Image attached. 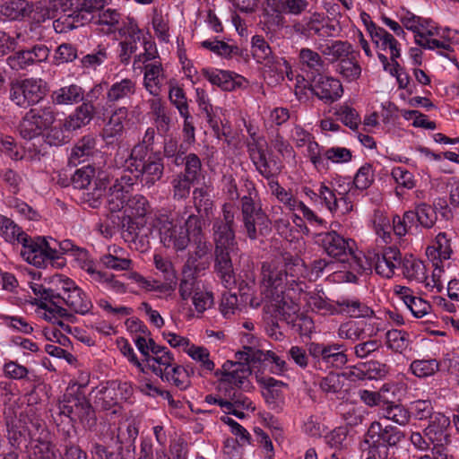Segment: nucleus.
I'll return each instance as SVG.
<instances>
[{"instance_id": "f257e3e1", "label": "nucleus", "mask_w": 459, "mask_h": 459, "mask_svg": "<svg viewBox=\"0 0 459 459\" xmlns=\"http://www.w3.org/2000/svg\"><path fill=\"white\" fill-rule=\"evenodd\" d=\"M305 264L290 254L281 255L261 266L262 293L269 302V309L278 312L288 322L293 320L299 308L290 294H299L306 284L299 280Z\"/></svg>"}, {"instance_id": "f03ea898", "label": "nucleus", "mask_w": 459, "mask_h": 459, "mask_svg": "<svg viewBox=\"0 0 459 459\" xmlns=\"http://www.w3.org/2000/svg\"><path fill=\"white\" fill-rule=\"evenodd\" d=\"M96 23L101 26L106 34L117 32L121 39V61L126 62L137 49V42L141 39L142 31L134 18L124 16L112 8L102 9L98 14Z\"/></svg>"}, {"instance_id": "7ed1b4c3", "label": "nucleus", "mask_w": 459, "mask_h": 459, "mask_svg": "<svg viewBox=\"0 0 459 459\" xmlns=\"http://www.w3.org/2000/svg\"><path fill=\"white\" fill-rule=\"evenodd\" d=\"M246 186L248 193L240 200L242 229L250 240H256L270 231L271 222L259 200H256L257 192L254 184L247 181Z\"/></svg>"}, {"instance_id": "20e7f679", "label": "nucleus", "mask_w": 459, "mask_h": 459, "mask_svg": "<svg viewBox=\"0 0 459 459\" xmlns=\"http://www.w3.org/2000/svg\"><path fill=\"white\" fill-rule=\"evenodd\" d=\"M196 217V214H189L183 224H176L166 212L157 211L152 225L158 230L160 241L164 247L177 253L183 252L190 245V221Z\"/></svg>"}, {"instance_id": "39448f33", "label": "nucleus", "mask_w": 459, "mask_h": 459, "mask_svg": "<svg viewBox=\"0 0 459 459\" xmlns=\"http://www.w3.org/2000/svg\"><path fill=\"white\" fill-rule=\"evenodd\" d=\"M51 284L55 287L56 303H65L74 313L84 316L93 308L89 295L69 277L55 274Z\"/></svg>"}, {"instance_id": "423d86ee", "label": "nucleus", "mask_w": 459, "mask_h": 459, "mask_svg": "<svg viewBox=\"0 0 459 459\" xmlns=\"http://www.w3.org/2000/svg\"><path fill=\"white\" fill-rule=\"evenodd\" d=\"M126 164L130 172L136 173V177L148 187L152 186L163 176L164 165L161 158L153 153L145 154L142 147L131 150Z\"/></svg>"}, {"instance_id": "0eeeda50", "label": "nucleus", "mask_w": 459, "mask_h": 459, "mask_svg": "<svg viewBox=\"0 0 459 459\" xmlns=\"http://www.w3.org/2000/svg\"><path fill=\"white\" fill-rule=\"evenodd\" d=\"M48 91V83L41 78L14 80L10 83L9 99L16 106L27 108L42 100Z\"/></svg>"}, {"instance_id": "6e6552de", "label": "nucleus", "mask_w": 459, "mask_h": 459, "mask_svg": "<svg viewBox=\"0 0 459 459\" xmlns=\"http://www.w3.org/2000/svg\"><path fill=\"white\" fill-rule=\"evenodd\" d=\"M236 208L231 203H225L221 207V216L212 223V238L214 249H238L235 233Z\"/></svg>"}, {"instance_id": "1a4fd4ad", "label": "nucleus", "mask_w": 459, "mask_h": 459, "mask_svg": "<svg viewBox=\"0 0 459 459\" xmlns=\"http://www.w3.org/2000/svg\"><path fill=\"white\" fill-rule=\"evenodd\" d=\"M58 414L70 419L72 422L92 425L95 423V413L87 399L82 395L65 394L58 402Z\"/></svg>"}, {"instance_id": "9d476101", "label": "nucleus", "mask_w": 459, "mask_h": 459, "mask_svg": "<svg viewBox=\"0 0 459 459\" xmlns=\"http://www.w3.org/2000/svg\"><path fill=\"white\" fill-rule=\"evenodd\" d=\"M203 225V220L200 215H197L196 218H192L190 221L189 238L193 250L188 253L187 259L185 263V264H186V268L192 267L201 270L205 269L204 264L200 263L199 260L203 259L211 252L212 245L208 241L204 231Z\"/></svg>"}, {"instance_id": "9b49d317", "label": "nucleus", "mask_w": 459, "mask_h": 459, "mask_svg": "<svg viewBox=\"0 0 459 459\" xmlns=\"http://www.w3.org/2000/svg\"><path fill=\"white\" fill-rule=\"evenodd\" d=\"M252 374L250 365L243 361L226 360L220 369L214 371L218 379V389L237 387L242 389L246 383H249Z\"/></svg>"}, {"instance_id": "f8f14e48", "label": "nucleus", "mask_w": 459, "mask_h": 459, "mask_svg": "<svg viewBox=\"0 0 459 459\" xmlns=\"http://www.w3.org/2000/svg\"><path fill=\"white\" fill-rule=\"evenodd\" d=\"M370 270V264L364 253L355 247L352 239H346V282L359 284V279Z\"/></svg>"}, {"instance_id": "ddd939ff", "label": "nucleus", "mask_w": 459, "mask_h": 459, "mask_svg": "<svg viewBox=\"0 0 459 459\" xmlns=\"http://www.w3.org/2000/svg\"><path fill=\"white\" fill-rule=\"evenodd\" d=\"M26 240V242H22L21 250V255L25 261L37 267H44L48 261L54 260V256L48 250L49 239L45 237L31 238L27 235Z\"/></svg>"}, {"instance_id": "4468645a", "label": "nucleus", "mask_w": 459, "mask_h": 459, "mask_svg": "<svg viewBox=\"0 0 459 459\" xmlns=\"http://www.w3.org/2000/svg\"><path fill=\"white\" fill-rule=\"evenodd\" d=\"M50 49L44 44H37L30 49L16 51L10 55L6 63L12 70H26L35 64L45 62L49 56Z\"/></svg>"}, {"instance_id": "2eb2a0df", "label": "nucleus", "mask_w": 459, "mask_h": 459, "mask_svg": "<svg viewBox=\"0 0 459 459\" xmlns=\"http://www.w3.org/2000/svg\"><path fill=\"white\" fill-rule=\"evenodd\" d=\"M366 27L376 48L382 51H389L393 66H394V70L398 69L397 59L401 56V48L398 40L393 34L373 22L366 23Z\"/></svg>"}, {"instance_id": "dca6fc26", "label": "nucleus", "mask_w": 459, "mask_h": 459, "mask_svg": "<svg viewBox=\"0 0 459 459\" xmlns=\"http://www.w3.org/2000/svg\"><path fill=\"white\" fill-rule=\"evenodd\" d=\"M148 115L160 135L165 136L174 126L175 116L172 109L160 98H152L147 101Z\"/></svg>"}, {"instance_id": "f3484780", "label": "nucleus", "mask_w": 459, "mask_h": 459, "mask_svg": "<svg viewBox=\"0 0 459 459\" xmlns=\"http://www.w3.org/2000/svg\"><path fill=\"white\" fill-rule=\"evenodd\" d=\"M439 33L437 26L431 21L422 18L413 32L415 43L427 49L450 50L451 45L448 41L437 39Z\"/></svg>"}, {"instance_id": "a211bd4d", "label": "nucleus", "mask_w": 459, "mask_h": 459, "mask_svg": "<svg viewBox=\"0 0 459 459\" xmlns=\"http://www.w3.org/2000/svg\"><path fill=\"white\" fill-rule=\"evenodd\" d=\"M309 354L314 359H320L324 363L336 368L344 366V348L339 343L311 342L308 346Z\"/></svg>"}, {"instance_id": "6ab92c4d", "label": "nucleus", "mask_w": 459, "mask_h": 459, "mask_svg": "<svg viewBox=\"0 0 459 459\" xmlns=\"http://www.w3.org/2000/svg\"><path fill=\"white\" fill-rule=\"evenodd\" d=\"M249 157L256 170L269 181L276 180L281 172V166L275 159L268 158L264 150L256 143L248 146Z\"/></svg>"}, {"instance_id": "aec40b11", "label": "nucleus", "mask_w": 459, "mask_h": 459, "mask_svg": "<svg viewBox=\"0 0 459 459\" xmlns=\"http://www.w3.org/2000/svg\"><path fill=\"white\" fill-rule=\"evenodd\" d=\"M102 91L100 84L95 85L91 91L88 93L87 97L90 100L83 102L81 106L76 108L74 113H72L64 122L63 127L65 131L77 130L87 124L92 119L94 108L91 103L93 97H97L96 94H100Z\"/></svg>"}, {"instance_id": "412c9836", "label": "nucleus", "mask_w": 459, "mask_h": 459, "mask_svg": "<svg viewBox=\"0 0 459 459\" xmlns=\"http://www.w3.org/2000/svg\"><path fill=\"white\" fill-rule=\"evenodd\" d=\"M137 69L143 70V85L153 98H159L162 92L164 81L166 80L165 70L160 60H154L144 66L138 65Z\"/></svg>"}, {"instance_id": "4be33fe9", "label": "nucleus", "mask_w": 459, "mask_h": 459, "mask_svg": "<svg viewBox=\"0 0 459 459\" xmlns=\"http://www.w3.org/2000/svg\"><path fill=\"white\" fill-rule=\"evenodd\" d=\"M29 450V459H58L57 450L46 428L41 429L38 437H30Z\"/></svg>"}, {"instance_id": "5701e85b", "label": "nucleus", "mask_w": 459, "mask_h": 459, "mask_svg": "<svg viewBox=\"0 0 459 459\" xmlns=\"http://www.w3.org/2000/svg\"><path fill=\"white\" fill-rule=\"evenodd\" d=\"M201 74L212 85L231 91L241 86L244 78L235 73L215 68H203Z\"/></svg>"}, {"instance_id": "b1692460", "label": "nucleus", "mask_w": 459, "mask_h": 459, "mask_svg": "<svg viewBox=\"0 0 459 459\" xmlns=\"http://www.w3.org/2000/svg\"><path fill=\"white\" fill-rule=\"evenodd\" d=\"M67 5V0H40L30 5L29 15L37 23L54 19L60 9Z\"/></svg>"}, {"instance_id": "393cba45", "label": "nucleus", "mask_w": 459, "mask_h": 459, "mask_svg": "<svg viewBox=\"0 0 459 459\" xmlns=\"http://www.w3.org/2000/svg\"><path fill=\"white\" fill-rule=\"evenodd\" d=\"M238 249H214V269L226 288L235 285V273L231 261V254Z\"/></svg>"}, {"instance_id": "a878e982", "label": "nucleus", "mask_w": 459, "mask_h": 459, "mask_svg": "<svg viewBox=\"0 0 459 459\" xmlns=\"http://www.w3.org/2000/svg\"><path fill=\"white\" fill-rule=\"evenodd\" d=\"M312 91L319 99L333 101L341 98L343 88L339 80L319 74L313 82Z\"/></svg>"}, {"instance_id": "bb28decb", "label": "nucleus", "mask_w": 459, "mask_h": 459, "mask_svg": "<svg viewBox=\"0 0 459 459\" xmlns=\"http://www.w3.org/2000/svg\"><path fill=\"white\" fill-rule=\"evenodd\" d=\"M402 254L396 247H389L382 255H377L375 263L376 273L386 279L394 276L395 269L402 264Z\"/></svg>"}, {"instance_id": "cd10ccee", "label": "nucleus", "mask_w": 459, "mask_h": 459, "mask_svg": "<svg viewBox=\"0 0 459 459\" xmlns=\"http://www.w3.org/2000/svg\"><path fill=\"white\" fill-rule=\"evenodd\" d=\"M136 92V82L125 78L114 82L106 92V103L109 107L126 99L132 98Z\"/></svg>"}, {"instance_id": "c85d7f7f", "label": "nucleus", "mask_w": 459, "mask_h": 459, "mask_svg": "<svg viewBox=\"0 0 459 459\" xmlns=\"http://www.w3.org/2000/svg\"><path fill=\"white\" fill-rule=\"evenodd\" d=\"M74 4L67 0V5L60 9L59 17L53 22V27L57 33H65L75 28L84 25L87 22L81 21V15L74 8Z\"/></svg>"}, {"instance_id": "c756f323", "label": "nucleus", "mask_w": 459, "mask_h": 459, "mask_svg": "<svg viewBox=\"0 0 459 459\" xmlns=\"http://www.w3.org/2000/svg\"><path fill=\"white\" fill-rule=\"evenodd\" d=\"M450 240L446 234L440 232L437 235L434 241L426 249V255L432 264L444 263L448 260L452 255Z\"/></svg>"}, {"instance_id": "7c9ffc66", "label": "nucleus", "mask_w": 459, "mask_h": 459, "mask_svg": "<svg viewBox=\"0 0 459 459\" xmlns=\"http://www.w3.org/2000/svg\"><path fill=\"white\" fill-rule=\"evenodd\" d=\"M50 99L55 105H74L83 100L84 91L80 85L72 83L54 91Z\"/></svg>"}, {"instance_id": "2f4dec72", "label": "nucleus", "mask_w": 459, "mask_h": 459, "mask_svg": "<svg viewBox=\"0 0 459 459\" xmlns=\"http://www.w3.org/2000/svg\"><path fill=\"white\" fill-rule=\"evenodd\" d=\"M120 397L117 394V382H108L105 385L99 387L95 393L94 403L102 410H110L115 408L119 402Z\"/></svg>"}, {"instance_id": "473e14b6", "label": "nucleus", "mask_w": 459, "mask_h": 459, "mask_svg": "<svg viewBox=\"0 0 459 459\" xmlns=\"http://www.w3.org/2000/svg\"><path fill=\"white\" fill-rule=\"evenodd\" d=\"M146 362L152 373L161 377L175 363V358L172 352L167 347H164L160 351L150 354L147 357Z\"/></svg>"}, {"instance_id": "72a5a7b5", "label": "nucleus", "mask_w": 459, "mask_h": 459, "mask_svg": "<svg viewBox=\"0 0 459 459\" xmlns=\"http://www.w3.org/2000/svg\"><path fill=\"white\" fill-rule=\"evenodd\" d=\"M201 271L198 268H186L184 264L182 267V278L178 285V292L183 300L193 298L196 290H199V283L196 280V274Z\"/></svg>"}, {"instance_id": "f704fd0d", "label": "nucleus", "mask_w": 459, "mask_h": 459, "mask_svg": "<svg viewBox=\"0 0 459 459\" xmlns=\"http://www.w3.org/2000/svg\"><path fill=\"white\" fill-rule=\"evenodd\" d=\"M397 293L415 317L421 318L430 312V305L421 298L413 296L409 288L400 287Z\"/></svg>"}, {"instance_id": "c9c22d12", "label": "nucleus", "mask_w": 459, "mask_h": 459, "mask_svg": "<svg viewBox=\"0 0 459 459\" xmlns=\"http://www.w3.org/2000/svg\"><path fill=\"white\" fill-rule=\"evenodd\" d=\"M403 273L410 281L424 283L427 281V268L424 263L413 257L405 256L402 261Z\"/></svg>"}, {"instance_id": "e433bc0d", "label": "nucleus", "mask_w": 459, "mask_h": 459, "mask_svg": "<svg viewBox=\"0 0 459 459\" xmlns=\"http://www.w3.org/2000/svg\"><path fill=\"white\" fill-rule=\"evenodd\" d=\"M186 354L198 364L199 374L201 376L214 371L215 363L211 359L210 351L204 346L192 344L186 350Z\"/></svg>"}, {"instance_id": "4c0bfd02", "label": "nucleus", "mask_w": 459, "mask_h": 459, "mask_svg": "<svg viewBox=\"0 0 459 459\" xmlns=\"http://www.w3.org/2000/svg\"><path fill=\"white\" fill-rule=\"evenodd\" d=\"M251 51L254 59L264 65H272L273 62V52L262 35H255L251 39Z\"/></svg>"}, {"instance_id": "58836bf2", "label": "nucleus", "mask_w": 459, "mask_h": 459, "mask_svg": "<svg viewBox=\"0 0 459 459\" xmlns=\"http://www.w3.org/2000/svg\"><path fill=\"white\" fill-rule=\"evenodd\" d=\"M127 115L128 110L126 107H120L114 110L103 129L104 139L108 140L121 135L124 130V121Z\"/></svg>"}, {"instance_id": "ea45409f", "label": "nucleus", "mask_w": 459, "mask_h": 459, "mask_svg": "<svg viewBox=\"0 0 459 459\" xmlns=\"http://www.w3.org/2000/svg\"><path fill=\"white\" fill-rule=\"evenodd\" d=\"M173 163L177 166L185 165L184 171L179 174L194 180L198 181L202 173V161L195 153H189L186 156H178Z\"/></svg>"}, {"instance_id": "a19ab883", "label": "nucleus", "mask_w": 459, "mask_h": 459, "mask_svg": "<svg viewBox=\"0 0 459 459\" xmlns=\"http://www.w3.org/2000/svg\"><path fill=\"white\" fill-rule=\"evenodd\" d=\"M96 147L95 138L91 135H85L80 139L72 149L69 162L77 165L91 156Z\"/></svg>"}, {"instance_id": "79ce46f5", "label": "nucleus", "mask_w": 459, "mask_h": 459, "mask_svg": "<svg viewBox=\"0 0 459 459\" xmlns=\"http://www.w3.org/2000/svg\"><path fill=\"white\" fill-rule=\"evenodd\" d=\"M160 377L162 381L172 383L179 390H186L191 385L188 371L176 362Z\"/></svg>"}, {"instance_id": "37998d69", "label": "nucleus", "mask_w": 459, "mask_h": 459, "mask_svg": "<svg viewBox=\"0 0 459 459\" xmlns=\"http://www.w3.org/2000/svg\"><path fill=\"white\" fill-rule=\"evenodd\" d=\"M169 94L168 98L172 106H174L179 114H186L189 110L188 100L184 89L175 79L168 82Z\"/></svg>"}, {"instance_id": "c03bdc74", "label": "nucleus", "mask_w": 459, "mask_h": 459, "mask_svg": "<svg viewBox=\"0 0 459 459\" xmlns=\"http://www.w3.org/2000/svg\"><path fill=\"white\" fill-rule=\"evenodd\" d=\"M238 390L239 389L237 387L219 389L223 396H225L227 403H229L226 404V409H231V407H238L242 410L255 411V406H253L252 401Z\"/></svg>"}, {"instance_id": "a18cd8bd", "label": "nucleus", "mask_w": 459, "mask_h": 459, "mask_svg": "<svg viewBox=\"0 0 459 459\" xmlns=\"http://www.w3.org/2000/svg\"><path fill=\"white\" fill-rule=\"evenodd\" d=\"M323 246L326 253L337 259L343 262L342 256L344 255V238L338 235L335 231L327 232L324 235Z\"/></svg>"}, {"instance_id": "49530a36", "label": "nucleus", "mask_w": 459, "mask_h": 459, "mask_svg": "<svg viewBox=\"0 0 459 459\" xmlns=\"http://www.w3.org/2000/svg\"><path fill=\"white\" fill-rule=\"evenodd\" d=\"M30 4L23 0H10L0 5V14L9 20H20L29 15Z\"/></svg>"}, {"instance_id": "de8ad7c7", "label": "nucleus", "mask_w": 459, "mask_h": 459, "mask_svg": "<svg viewBox=\"0 0 459 459\" xmlns=\"http://www.w3.org/2000/svg\"><path fill=\"white\" fill-rule=\"evenodd\" d=\"M380 413L387 420H390L400 426H406L410 422L409 408L406 409L395 402L382 406Z\"/></svg>"}, {"instance_id": "09e8293b", "label": "nucleus", "mask_w": 459, "mask_h": 459, "mask_svg": "<svg viewBox=\"0 0 459 459\" xmlns=\"http://www.w3.org/2000/svg\"><path fill=\"white\" fill-rule=\"evenodd\" d=\"M28 112L41 132L50 128L56 121V112L55 108L50 105L30 108Z\"/></svg>"}, {"instance_id": "8fccbe9b", "label": "nucleus", "mask_w": 459, "mask_h": 459, "mask_svg": "<svg viewBox=\"0 0 459 459\" xmlns=\"http://www.w3.org/2000/svg\"><path fill=\"white\" fill-rule=\"evenodd\" d=\"M0 230L2 237L10 243L26 242L27 234L23 232L12 220L6 217L0 218Z\"/></svg>"}, {"instance_id": "3c124183", "label": "nucleus", "mask_w": 459, "mask_h": 459, "mask_svg": "<svg viewBox=\"0 0 459 459\" xmlns=\"http://www.w3.org/2000/svg\"><path fill=\"white\" fill-rule=\"evenodd\" d=\"M151 212V205L142 195H135L127 199L125 212L129 217L143 218Z\"/></svg>"}, {"instance_id": "603ef678", "label": "nucleus", "mask_w": 459, "mask_h": 459, "mask_svg": "<svg viewBox=\"0 0 459 459\" xmlns=\"http://www.w3.org/2000/svg\"><path fill=\"white\" fill-rule=\"evenodd\" d=\"M253 358L257 361L271 365V371L273 374H281L288 369L286 361L272 351L257 350Z\"/></svg>"}, {"instance_id": "864d4df0", "label": "nucleus", "mask_w": 459, "mask_h": 459, "mask_svg": "<svg viewBox=\"0 0 459 459\" xmlns=\"http://www.w3.org/2000/svg\"><path fill=\"white\" fill-rule=\"evenodd\" d=\"M385 339L387 348L394 352L403 353L410 345L409 334L403 330L391 329L387 331Z\"/></svg>"}, {"instance_id": "5fc2aeb1", "label": "nucleus", "mask_w": 459, "mask_h": 459, "mask_svg": "<svg viewBox=\"0 0 459 459\" xmlns=\"http://www.w3.org/2000/svg\"><path fill=\"white\" fill-rule=\"evenodd\" d=\"M266 316L264 317L265 323H266V331L267 333L274 338L275 340H281L283 336L282 333L279 331V320L285 321L287 324H294L297 314H295V317H293V320L290 322H288L286 319L283 318V316H281L280 314L273 309H269V303L264 307Z\"/></svg>"}, {"instance_id": "6e6d98bb", "label": "nucleus", "mask_w": 459, "mask_h": 459, "mask_svg": "<svg viewBox=\"0 0 459 459\" xmlns=\"http://www.w3.org/2000/svg\"><path fill=\"white\" fill-rule=\"evenodd\" d=\"M201 45L203 48L225 58H231L235 56L240 55V49L238 47L235 45H230L221 40H204L201 43Z\"/></svg>"}, {"instance_id": "4d7b16f0", "label": "nucleus", "mask_w": 459, "mask_h": 459, "mask_svg": "<svg viewBox=\"0 0 459 459\" xmlns=\"http://www.w3.org/2000/svg\"><path fill=\"white\" fill-rule=\"evenodd\" d=\"M269 188L272 195H273L279 202L283 204L290 211H295L299 205V200L283 188L277 180L268 182Z\"/></svg>"}, {"instance_id": "13d9d810", "label": "nucleus", "mask_w": 459, "mask_h": 459, "mask_svg": "<svg viewBox=\"0 0 459 459\" xmlns=\"http://www.w3.org/2000/svg\"><path fill=\"white\" fill-rule=\"evenodd\" d=\"M106 2V0H76L74 8L81 15V21L89 22L93 18L92 13L102 9Z\"/></svg>"}, {"instance_id": "bf43d9fd", "label": "nucleus", "mask_w": 459, "mask_h": 459, "mask_svg": "<svg viewBox=\"0 0 459 459\" xmlns=\"http://www.w3.org/2000/svg\"><path fill=\"white\" fill-rule=\"evenodd\" d=\"M39 308H42L45 310L43 317L52 323H57L59 325H63L62 322L57 321L58 318H68L72 315L69 313V311L59 306V303L52 304L50 305L48 302H45L43 300H40V302H35Z\"/></svg>"}, {"instance_id": "052dcab7", "label": "nucleus", "mask_w": 459, "mask_h": 459, "mask_svg": "<svg viewBox=\"0 0 459 459\" xmlns=\"http://www.w3.org/2000/svg\"><path fill=\"white\" fill-rule=\"evenodd\" d=\"M121 187L118 184H113L109 187L107 204L111 212H117L126 208V201L129 197L127 193L122 191Z\"/></svg>"}, {"instance_id": "680f3d73", "label": "nucleus", "mask_w": 459, "mask_h": 459, "mask_svg": "<svg viewBox=\"0 0 459 459\" xmlns=\"http://www.w3.org/2000/svg\"><path fill=\"white\" fill-rule=\"evenodd\" d=\"M410 419L411 416L417 420H429L436 412L429 400H417L409 406Z\"/></svg>"}, {"instance_id": "e2e57ef3", "label": "nucleus", "mask_w": 459, "mask_h": 459, "mask_svg": "<svg viewBox=\"0 0 459 459\" xmlns=\"http://www.w3.org/2000/svg\"><path fill=\"white\" fill-rule=\"evenodd\" d=\"M194 183V180L179 173L176 175L171 181L173 198L176 200L187 198Z\"/></svg>"}, {"instance_id": "0e129e2a", "label": "nucleus", "mask_w": 459, "mask_h": 459, "mask_svg": "<svg viewBox=\"0 0 459 459\" xmlns=\"http://www.w3.org/2000/svg\"><path fill=\"white\" fill-rule=\"evenodd\" d=\"M344 385L343 373H329L320 381V387L325 393L342 394Z\"/></svg>"}, {"instance_id": "69168bd1", "label": "nucleus", "mask_w": 459, "mask_h": 459, "mask_svg": "<svg viewBox=\"0 0 459 459\" xmlns=\"http://www.w3.org/2000/svg\"><path fill=\"white\" fill-rule=\"evenodd\" d=\"M372 223L376 231V234L380 237L385 243H388L391 241V234H390V220L388 217L382 212L381 211H375Z\"/></svg>"}, {"instance_id": "338daca9", "label": "nucleus", "mask_w": 459, "mask_h": 459, "mask_svg": "<svg viewBox=\"0 0 459 459\" xmlns=\"http://www.w3.org/2000/svg\"><path fill=\"white\" fill-rule=\"evenodd\" d=\"M17 131L20 136L25 140H32L42 134L29 112H26L22 117Z\"/></svg>"}, {"instance_id": "774afa93", "label": "nucleus", "mask_w": 459, "mask_h": 459, "mask_svg": "<svg viewBox=\"0 0 459 459\" xmlns=\"http://www.w3.org/2000/svg\"><path fill=\"white\" fill-rule=\"evenodd\" d=\"M95 174L96 170L94 167L90 165L82 167L74 172L72 178V183L75 188H87L95 178Z\"/></svg>"}]
</instances>
